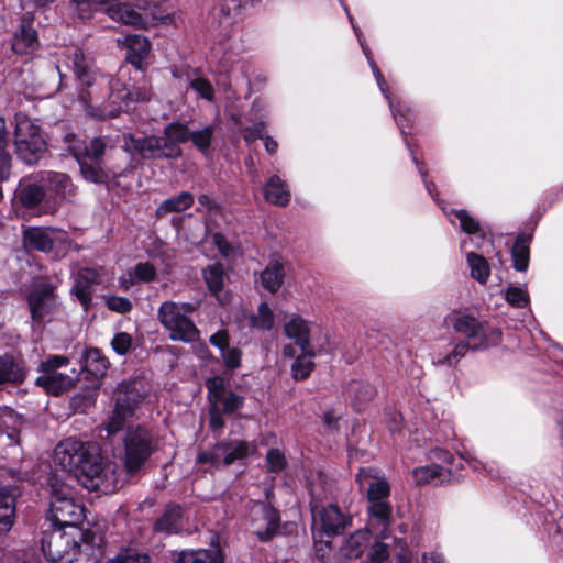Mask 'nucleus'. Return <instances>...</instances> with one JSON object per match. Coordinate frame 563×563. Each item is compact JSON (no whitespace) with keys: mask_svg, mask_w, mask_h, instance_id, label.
Wrapping results in <instances>:
<instances>
[{"mask_svg":"<svg viewBox=\"0 0 563 563\" xmlns=\"http://www.w3.org/2000/svg\"><path fill=\"white\" fill-rule=\"evenodd\" d=\"M54 461L88 490L110 494L118 489L114 472L104 463L96 443L65 439L56 445Z\"/></svg>","mask_w":563,"mask_h":563,"instance_id":"1","label":"nucleus"},{"mask_svg":"<svg viewBox=\"0 0 563 563\" xmlns=\"http://www.w3.org/2000/svg\"><path fill=\"white\" fill-rule=\"evenodd\" d=\"M123 450L120 459L129 475L137 474L157 450L153 430L144 424L130 426L122 437Z\"/></svg>","mask_w":563,"mask_h":563,"instance_id":"2","label":"nucleus"},{"mask_svg":"<svg viewBox=\"0 0 563 563\" xmlns=\"http://www.w3.org/2000/svg\"><path fill=\"white\" fill-rule=\"evenodd\" d=\"M51 501L49 519L59 529L75 527L84 519L85 508L76 503L73 496V488L58 481L55 476L49 478Z\"/></svg>","mask_w":563,"mask_h":563,"instance_id":"3","label":"nucleus"},{"mask_svg":"<svg viewBox=\"0 0 563 563\" xmlns=\"http://www.w3.org/2000/svg\"><path fill=\"white\" fill-rule=\"evenodd\" d=\"M107 14L113 21L140 29L164 23L168 19L159 4L147 0L117 3L107 9Z\"/></svg>","mask_w":563,"mask_h":563,"instance_id":"4","label":"nucleus"},{"mask_svg":"<svg viewBox=\"0 0 563 563\" xmlns=\"http://www.w3.org/2000/svg\"><path fill=\"white\" fill-rule=\"evenodd\" d=\"M357 482L361 486L367 485V511L372 520L382 526V533L388 529L391 520V505L388 501L390 487L386 478H375L371 468H362L357 474Z\"/></svg>","mask_w":563,"mask_h":563,"instance_id":"5","label":"nucleus"},{"mask_svg":"<svg viewBox=\"0 0 563 563\" xmlns=\"http://www.w3.org/2000/svg\"><path fill=\"white\" fill-rule=\"evenodd\" d=\"M119 85L115 84L109 96V101L104 102L103 99L95 97L91 91H84L80 95V101L85 106L87 113L97 119L114 118L117 117L122 107L128 104V100L132 99L135 101H145L151 98V90L147 88H135L132 92L126 89L118 90L113 89Z\"/></svg>","mask_w":563,"mask_h":563,"instance_id":"6","label":"nucleus"},{"mask_svg":"<svg viewBox=\"0 0 563 563\" xmlns=\"http://www.w3.org/2000/svg\"><path fill=\"white\" fill-rule=\"evenodd\" d=\"M67 58L71 62V67L76 78L80 81L82 88L79 96L84 91H91L95 97L100 98V101L104 98V95L100 91H107L108 88H113L118 80L110 79L103 75H100L93 63V58L86 54L80 47H71L68 49Z\"/></svg>","mask_w":563,"mask_h":563,"instance_id":"7","label":"nucleus"},{"mask_svg":"<svg viewBox=\"0 0 563 563\" xmlns=\"http://www.w3.org/2000/svg\"><path fill=\"white\" fill-rule=\"evenodd\" d=\"M69 357L65 355L51 354L38 363L40 376L35 379V386L41 387L46 394L60 396L75 386V379L60 373L62 367L68 366Z\"/></svg>","mask_w":563,"mask_h":563,"instance_id":"8","label":"nucleus"},{"mask_svg":"<svg viewBox=\"0 0 563 563\" xmlns=\"http://www.w3.org/2000/svg\"><path fill=\"white\" fill-rule=\"evenodd\" d=\"M453 330L465 336L463 341L473 344V350H486L499 343L500 330L488 328L473 316L459 313L451 318Z\"/></svg>","mask_w":563,"mask_h":563,"instance_id":"9","label":"nucleus"},{"mask_svg":"<svg viewBox=\"0 0 563 563\" xmlns=\"http://www.w3.org/2000/svg\"><path fill=\"white\" fill-rule=\"evenodd\" d=\"M178 303L174 301H164L157 311V319L161 324L169 332L172 341L191 343L199 339V330L194 321L178 311Z\"/></svg>","mask_w":563,"mask_h":563,"instance_id":"10","label":"nucleus"},{"mask_svg":"<svg viewBox=\"0 0 563 563\" xmlns=\"http://www.w3.org/2000/svg\"><path fill=\"white\" fill-rule=\"evenodd\" d=\"M66 231L53 227H24L22 243L29 251L51 253L54 249L65 247L69 244Z\"/></svg>","mask_w":563,"mask_h":563,"instance_id":"11","label":"nucleus"},{"mask_svg":"<svg viewBox=\"0 0 563 563\" xmlns=\"http://www.w3.org/2000/svg\"><path fill=\"white\" fill-rule=\"evenodd\" d=\"M41 548L44 556L52 563H74L78 561L80 545L68 536L58 531L43 532Z\"/></svg>","mask_w":563,"mask_h":563,"instance_id":"12","label":"nucleus"},{"mask_svg":"<svg viewBox=\"0 0 563 563\" xmlns=\"http://www.w3.org/2000/svg\"><path fill=\"white\" fill-rule=\"evenodd\" d=\"M1 476L12 478L14 484L0 487V534L10 531L14 523L16 498L21 495V488L16 483L25 481L27 474L19 470L8 468Z\"/></svg>","mask_w":563,"mask_h":563,"instance_id":"13","label":"nucleus"},{"mask_svg":"<svg viewBox=\"0 0 563 563\" xmlns=\"http://www.w3.org/2000/svg\"><path fill=\"white\" fill-rule=\"evenodd\" d=\"M104 150L106 143H70L68 146L69 153L80 166L82 176L93 183L101 179L102 170L99 165L102 162Z\"/></svg>","mask_w":563,"mask_h":563,"instance_id":"14","label":"nucleus"},{"mask_svg":"<svg viewBox=\"0 0 563 563\" xmlns=\"http://www.w3.org/2000/svg\"><path fill=\"white\" fill-rule=\"evenodd\" d=\"M314 537H333L344 532L351 525V517L345 516L336 505L316 507L311 510Z\"/></svg>","mask_w":563,"mask_h":563,"instance_id":"15","label":"nucleus"},{"mask_svg":"<svg viewBox=\"0 0 563 563\" xmlns=\"http://www.w3.org/2000/svg\"><path fill=\"white\" fill-rule=\"evenodd\" d=\"M31 318L36 323H44L47 316L57 308L56 287L49 283L36 285L27 295Z\"/></svg>","mask_w":563,"mask_h":563,"instance_id":"16","label":"nucleus"},{"mask_svg":"<svg viewBox=\"0 0 563 563\" xmlns=\"http://www.w3.org/2000/svg\"><path fill=\"white\" fill-rule=\"evenodd\" d=\"M30 374L26 360L20 353L5 352L0 355V391L3 386L18 387Z\"/></svg>","mask_w":563,"mask_h":563,"instance_id":"17","label":"nucleus"},{"mask_svg":"<svg viewBox=\"0 0 563 563\" xmlns=\"http://www.w3.org/2000/svg\"><path fill=\"white\" fill-rule=\"evenodd\" d=\"M123 150L137 163L144 159L176 158L181 154L178 143H124Z\"/></svg>","mask_w":563,"mask_h":563,"instance_id":"18","label":"nucleus"},{"mask_svg":"<svg viewBox=\"0 0 563 563\" xmlns=\"http://www.w3.org/2000/svg\"><path fill=\"white\" fill-rule=\"evenodd\" d=\"M101 284V268L82 267L77 272L71 294L87 311L92 303L95 287Z\"/></svg>","mask_w":563,"mask_h":563,"instance_id":"19","label":"nucleus"},{"mask_svg":"<svg viewBox=\"0 0 563 563\" xmlns=\"http://www.w3.org/2000/svg\"><path fill=\"white\" fill-rule=\"evenodd\" d=\"M297 350L292 345H284V356H295L290 367L291 377L295 380H306L313 372L316 364L314 357L323 351V346H313L308 349Z\"/></svg>","mask_w":563,"mask_h":563,"instance_id":"20","label":"nucleus"},{"mask_svg":"<svg viewBox=\"0 0 563 563\" xmlns=\"http://www.w3.org/2000/svg\"><path fill=\"white\" fill-rule=\"evenodd\" d=\"M40 46L37 32L33 27V16L25 13L12 40V49L15 54L27 55L34 53Z\"/></svg>","mask_w":563,"mask_h":563,"instance_id":"21","label":"nucleus"},{"mask_svg":"<svg viewBox=\"0 0 563 563\" xmlns=\"http://www.w3.org/2000/svg\"><path fill=\"white\" fill-rule=\"evenodd\" d=\"M284 335L294 342L297 350L314 346L310 342L311 324L299 314L284 317Z\"/></svg>","mask_w":563,"mask_h":563,"instance_id":"22","label":"nucleus"},{"mask_svg":"<svg viewBox=\"0 0 563 563\" xmlns=\"http://www.w3.org/2000/svg\"><path fill=\"white\" fill-rule=\"evenodd\" d=\"M118 42L125 46L128 62L135 66L136 69L143 70L144 62L151 51L148 40L140 34H130L123 41L118 40Z\"/></svg>","mask_w":563,"mask_h":563,"instance_id":"23","label":"nucleus"},{"mask_svg":"<svg viewBox=\"0 0 563 563\" xmlns=\"http://www.w3.org/2000/svg\"><path fill=\"white\" fill-rule=\"evenodd\" d=\"M349 20H350V22L352 24V27H353V30L355 32V35H356L358 42L361 44L363 53L365 54V56H366V58H367V60L369 63L372 71H373V74H374V76L376 78L377 85H378L380 91L385 95L386 99L389 101V106H390V109H391L395 118H397L398 114L402 115V113H401L402 106H400V104L399 106H394L391 103V101H390V92H389V90L387 88V84H386V81H385V79H384L379 68L377 67L376 63L374 62V59L371 56L369 49H368L367 45L364 42L363 34L361 33L360 27L356 24H354V20L352 18V15H350V14H349ZM396 120H397V123H398L399 128L404 131V128H402V124H401L400 120L399 119H396Z\"/></svg>","mask_w":563,"mask_h":563,"instance_id":"24","label":"nucleus"},{"mask_svg":"<svg viewBox=\"0 0 563 563\" xmlns=\"http://www.w3.org/2000/svg\"><path fill=\"white\" fill-rule=\"evenodd\" d=\"M184 510L177 503H168L163 514L155 520L153 530L155 532L173 534L181 530Z\"/></svg>","mask_w":563,"mask_h":563,"instance_id":"25","label":"nucleus"},{"mask_svg":"<svg viewBox=\"0 0 563 563\" xmlns=\"http://www.w3.org/2000/svg\"><path fill=\"white\" fill-rule=\"evenodd\" d=\"M308 490L310 494V509L313 510V506L321 507L323 501L333 496V484L324 473H311L308 477Z\"/></svg>","mask_w":563,"mask_h":563,"instance_id":"26","label":"nucleus"},{"mask_svg":"<svg viewBox=\"0 0 563 563\" xmlns=\"http://www.w3.org/2000/svg\"><path fill=\"white\" fill-rule=\"evenodd\" d=\"M213 130L212 125H207L190 132L186 123L173 122L165 128V136L166 141H210Z\"/></svg>","mask_w":563,"mask_h":563,"instance_id":"27","label":"nucleus"},{"mask_svg":"<svg viewBox=\"0 0 563 563\" xmlns=\"http://www.w3.org/2000/svg\"><path fill=\"white\" fill-rule=\"evenodd\" d=\"M109 365V360L97 347L88 349L82 356V371L87 379L99 380L103 378Z\"/></svg>","mask_w":563,"mask_h":563,"instance_id":"28","label":"nucleus"},{"mask_svg":"<svg viewBox=\"0 0 563 563\" xmlns=\"http://www.w3.org/2000/svg\"><path fill=\"white\" fill-rule=\"evenodd\" d=\"M46 181L48 190L54 195L55 202L70 201L76 195V186L65 173L48 172Z\"/></svg>","mask_w":563,"mask_h":563,"instance_id":"29","label":"nucleus"},{"mask_svg":"<svg viewBox=\"0 0 563 563\" xmlns=\"http://www.w3.org/2000/svg\"><path fill=\"white\" fill-rule=\"evenodd\" d=\"M218 450H222L223 465H231L256 451V444L247 441H223L218 443Z\"/></svg>","mask_w":563,"mask_h":563,"instance_id":"30","label":"nucleus"},{"mask_svg":"<svg viewBox=\"0 0 563 563\" xmlns=\"http://www.w3.org/2000/svg\"><path fill=\"white\" fill-rule=\"evenodd\" d=\"M376 395L374 386L362 380H352L345 387V396L355 410L361 411Z\"/></svg>","mask_w":563,"mask_h":563,"instance_id":"31","label":"nucleus"},{"mask_svg":"<svg viewBox=\"0 0 563 563\" xmlns=\"http://www.w3.org/2000/svg\"><path fill=\"white\" fill-rule=\"evenodd\" d=\"M132 415V408L125 398L118 397L115 408L113 409L104 430L107 438L117 435V433L124 430L126 419Z\"/></svg>","mask_w":563,"mask_h":563,"instance_id":"32","label":"nucleus"},{"mask_svg":"<svg viewBox=\"0 0 563 563\" xmlns=\"http://www.w3.org/2000/svg\"><path fill=\"white\" fill-rule=\"evenodd\" d=\"M25 423L26 419L24 416L16 412L13 408L8 406L0 407V435L7 433L10 439H15Z\"/></svg>","mask_w":563,"mask_h":563,"instance_id":"33","label":"nucleus"},{"mask_svg":"<svg viewBox=\"0 0 563 563\" xmlns=\"http://www.w3.org/2000/svg\"><path fill=\"white\" fill-rule=\"evenodd\" d=\"M195 198L188 191H181L164 200L155 210L156 218L161 219L173 212H183L194 205Z\"/></svg>","mask_w":563,"mask_h":563,"instance_id":"34","label":"nucleus"},{"mask_svg":"<svg viewBox=\"0 0 563 563\" xmlns=\"http://www.w3.org/2000/svg\"><path fill=\"white\" fill-rule=\"evenodd\" d=\"M46 197L44 186L36 183H29L22 185L16 190L18 201L26 209H34L38 207Z\"/></svg>","mask_w":563,"mask_h":563,"instance_id":"35","label":"nucleus"},{"mask_svg":"<svg viewBox=\"0 0 563 563\" xmlns=\"http://www.w3.org/2000/svg\"><path fill=\"white\" fill-rule=\"evenodd\" d=\"M368 542L369 532L366 530H357L346 539L340 552L342 556L347 560L357 559L363 554Z\"/></svg>","mask_w":563,"mask_h":563,"instance_id":"36","label":"nucleus"},{"mask_svg":"<svg viewBox=\"0 0 563 563\" xmlns=\"http://www.w3.org/2000/svg\"><path fill=\"white\" fill-rule=\"evenodd\" d=\"M19 159L27 165H35L47 153V143H12Z\"/></svg>","mask_w":563,"mask_h":563,"instance_id":"37","label":"nucleus"},{"mask_svg":"<svg viewBox=\"0 0 563 563\" xmlns=\"http://www.w3.org/2000/svg\"><path fill=\"white\" fill-rule=\"evenodd\" d=\"M15 140L14 141H34L42 139L41 128L32 119L24 114L15 115Z\"/></svg>","mask_w":563,"mask_h":563,"instance_id":"38","label":"nucleus"},{"mask_svg":"<svg viewBox=\"0 0 563 563\" xmlns=\"http://www.w3.org/2000/svg\"><path fill=\"white\" fill-rule=\"evenodd\" d=\"M256 283H260L263 290L275 294L282 287V264L278 261L271 262Z\"/></svg>","mask_w":563,"mask_h":563,"instance_id":"39","label":"nucleus"},{"mask_svg":"<svg viewBox=\"0 0 563 563\" xmlns=\"http://www.w3.org/2000/svg\"><path fill=\"white\" fill-rule=\"evenodd\" d=\"M512 264L518 272H525L529 265V239L519 235L511 250Z\"/></svg>","mask_w":563,"mask_h":563,"instance_id":"40","label":"nucleus"},{"mask_svg":"<svg viewBox=\"0 0 563 563\" xmlns=\"http://www.w3.org/2000/svg\"><path fill=\"white\" fill-rule=\"evenodd\" d=\"M468 351H474L473 344L460 340L454 345L453 350L450 353L445 355L439 354L434 360V364L441 366L455 367L460 363V361L467 354Z\"/></svg>","mask_w":563,"mask_h":563,"instance_id":"41","label":"nucleus"},{"mask_svg":"<svg viewBox=\"0 0 563 563\" xmlns=\"http://www.w3.org/2000/svg\"><path fill=\"white\" fill-rule=\"evenodd\" d=\"M467 264L471 269V276L479 284H486L490 275V268L484 256L474 252L466 255Z\"/></svg>","mask_w":563,"mask_h":563,"instance_id":"42","label":"nucleus"},{"mask_svg":"<svg viewBox=\"0 0 563 563\" xmlns=\"http://www.w3.org/2000/svg\"><path fill=\"white\" fill-rule=\"evenodd\" d=\"M213 550H184L178 554L177 563H222Z\"/></svg>","mask_w":563,"mask_h":563,"instance_id":"43","label":"nucleus"},{"mask_svg":"<svg viewBox=\"0 0 563 563\" xmlns=\"http://www.w3.org/2000/svg\"><path fill=\"white\" fill-rule=\"evenodd\" d=\"M263 518L266 520V528L257 530L256 536L261 541H269L279 532V514L273 508H263Z\"/></svg>","mask_w":563,"mask_h":563,"instance_id":"44","label":"nucleus"},{"mask_svg":"<svg viewBox=\"0 0 563 563\" xmlns=\"http://www.w3.org/2000/svg\"><path fill=\"white\" fill-rule=\"evenodd\" d=\"M263 199L271 205L282 206V178L274 174L268 177L262 187Z\"/></svg>","mask_w":563,"mask_h":563,"instance_id":"45","label":"nucleus"},{"mask_svg":"<svg viewBox=\"0 0 563 563\" xmlns=\"http://www.w3.org/2000/svg\"><path fill=\"white\" fill-rule=\"evenodd\" d=\"M203 278L211 294L217 296L219 292H221L224 279V271L222 264L217 263L209 265L206 269H203Z\"/></svg>","mask_w":563,"mask_h":563,"instance_id":"46","label":"nucleus"},{"mask_svg":"<svg viewBox=\"0 0 563 563\" xmlns=\"http://www.w3.org/2000/svg\"><path fill=\"white\" fill-rule=\"evenodd\" d=\"M444 468L438 464H431L426 466L416 467L412 471V476L417 485H426L443 476Z\"/></svg>","mask_w":563,"mask_h":563,"instance_id":"47","label":"nucleus"},{"mask_svg":"<svg viewBox=\"0 0 563 563\" xmlns=\"http://www.w3.org/2000/svg\"><path fill=\"white\" fill-rule=\"evenodd\" d=\"M130 284L135 283H152L157 277V271L155 266L150 262L137 263L133 271L129 273Z\"/></svg>","mask_w":563,"mask_h":563,"instance_id":"48","label":"nucleus"},{"mask_svg":"<svg viewBox=\"0 0 563 563\" xmlns=\"http://www.w3.org/2000/svg\"><path fill=\"white\" fill-rule=\"evenodd\" d=\"M251 325L261 330H271L274 325V313L266 302L258 306L257 313L251 317Z\"/></svg>","mask_w":563,"mask_h":563,"instance_id":"49","label":"nucleus"},{"mask_svg":"<svg viewBox=\"0 0 563 563\" xmlns=\"http://www.w3.org/2000/svg\"><path fill=\"white\" fill-rule=\"evenodd\" d=\"M205 385L208 390V399L211 405H218L219 399L223 398V396L229 393V390H227L225 379L221 376L208 378Z\"/></svg>","mask_w":563,"mask_h":563,"instance_id":"50","label":"nucleus"},{"mask_svg":"<svg viewBox=\"0 0 563 563\" xmlns=\"http://www.w3.org/2000/svg\"><path fill=\"white\" fill-rule=\"evenodd\" d=\"M244 404V398L233 391H229L223 396V398L219 399L218 407H220V411L224 415H232L240 408H242Z\"/></svg>","mask_w":563,"mask_h":563,"instance_id":"51","label":"nucleus"},{"mask_svg":"<svg viewBox=\"0 0 563 563\" xmlns=\"http://www.w3.org/2000/svg\"><path fill=\"white\" fill-rule=\"evenodd\" d=\"M95 5H97V3L92 0H69L71 12L80 20H88L92 18Z\"/></svg>","mask_w":563,"mask_h":563,"instance_id":"52","label":"nucleus"},{"mask_svg":"<svg viewBox=\"0 0 563 563\" xmlns=\"http://www.w3.org/2000/svg\"><path fill=\"white\" fill-rule=\"evenodd\" d=\"M455 217L460 220L461 229L467 234H479L481 225L479 222L473 218L466 210L452 211Z\"/></svg>","mask_w":563,"mask_h":563,"instance_id":"53","label":"nucleus"},{"mask_svg":"<svg viewBox=\"0 0 563 563\" xmlns=\"http://www.w3.org/2000/svg\"><path fill=\"white\" fill-rule=\"evenodd\" d=\"M506 300L516 308H523L529 302V295L520 287H509L506 290Z\"/></svg>","mask_w":563,"mask_h":563,"instance_id":"54","label":"nucleus"},{"mask_svg":"<svg viewBox=\"0 0 563 563\" xmlns=\"http://www.w3.org/2000/svg\"><path fill=\"white\" fill-rule=\"evenodd\" d=\"M190 87L199 93V96L208 101L214 98V89L209 80L202 77H197L190 80Z\"/></svg>","mask_w":563,"mask_h":563,"instance_id":"55","label":"nucleus"},{"mask_svg":"<svg viewBox=\"0 0 563 563\" xmlns=\"http://www.w3.org/2000/svg\"><path fill=\"white\" fill-rule=\"evenodd\" d=\"M106 306L109 310L118 313H128L132 310L133 305L130 299L120 296H109L106 298Z\"/></svg>","mask_w":563,"mask_h":563,"instance_id":"56","label":"nucleus"},{"mask_svg":"<svg viewBox=\"0 0 563 563\" xmlns=\"http://www.w3.org/2000/svg\"><path fill=\"white\" fill-rule=\"evenodd\" d=\"M133 339L126 332L117 333L111 340V346L119 355H125L132 347Z\"/></svg>","mask_w":563,"mask_h":563,"instance_id":"57","label":"nucleus"},{"mask_svg":"<svg viewBox=\"0 0 563 563\" xmlns=\"http://www.w3.org/2000/svg\"><path fill=\"white\" fill-rule=\"evenodd\" d=\"M223 463L222 450H218V443L210 451L199 452L197 455V463L206 464L209 463L212 466L218 467L220 463Z\"/></svg>","mask_w":563,"mask_h":563,"instance_id":"58","label":"nucleus"},{"mask_svg":"<svg viewBox=\"0 0 563 563\" xmlns=\"http://www.w3.org/2000/svg\"><path fill=\"white\" fill-rule=\"evenodd\" d=\"M244 141H271V136L267 134L265 124L260 122L245 129Z\"/></svg>","mask_w":563,"mask_h":563,"instance_id":"59","label":"nucleus"},{"mask_svg":"<svg viewBox=\"0 0 563 563\" xmlns=\"http://www.w3.org/2000/svg\"><path fill=\"white\" fill-rule=\"evenodd\" d=\"M241 351L238 347H227L221 352L224 365L228 369H235L241 365Z\"/></svg>","mask_w":563,"mask_h":563,"instance_id":"60","label":"nucleus"},{"mask_svg":"<svg viewBox=\"0 0 563 563\" xmlns=\"http://www.w3.org/2000/svg\"><path fill=\"white\" fill-rule=\"evenodd\" d=\"M389 558L388 548L383 542H375L368 553L371 563H385Z\"/></svg>","mask_w":563,"mask_h":563,"instance_id":"61","label":"nucleus"},{"mask_svg":"<svg viewBox=\"0 0 563 563\" xmlns=\"http://www.w3.org/2000/svg\"><path fill=\"white\" fill-rule=\"evenodd\" d=\"M7 143H0V181L7 180L10 175L11 156L5 150Z\"/></svg>","mask_w":563,"mask_h":563,"instance_id":"62","label":"nucleus"},{"mask_svg":"<svg viewBox=\"0 0 563 563\" xmlns=\"http://www.w3.org/2000/svg\"><path fill=\"white\" fill-rule=\"evenodd\" d=\"M222 415L224 413L220 411V407H218V405H211L209 410V427L213 431L222 429L224 427V419Z\"/></svg>","mask_w":563,"mask_h":563,"instance_id":"63","label":"nucleus"},{"mask_svg":"<svg viewBox=\"0 0 563 563\" xmlns=\"http://www.w3.org/2000/svg\"><path fill=\"white\" fill-rule=\"evenodd\" d=\"M269 471L278 472L282 470V451L278 449H271L266 456Z\"/></svg>","mask_w":563,"mask_h":563,"instance_id":"64","label":"nucleus"}]
</instances>
